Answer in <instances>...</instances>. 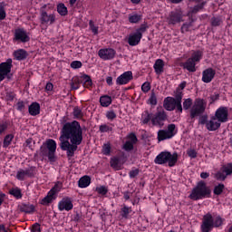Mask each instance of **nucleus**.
Masks as SVG:
<instances>
[{
    "label": "nucleus",
    "instance_id": "nucleus-54",
    "mask_svg": "<svg viewBox=\"0 0 232 232\" xmlns=\"http://www.w3.org/2000/svg\"><path fill=\"white\" fill-rule=\"evenodd\" d=\"M128 139H130L129 141L131 142L132 144H137V140H139L137 139V135H135V133L133 132L129 134Z\"/></svg>",
    "mask_w": 232,
    "mask_h": 232
},
{
    "label": "nucleus",
    "instance_id": "nucleus-45",
    "mask_svg": "<svg viewBox=\"0 0 232 232\" xmlns=\"http://www.w3.org/2000/svg\"><path fill=\"white\" fill-rule=\"evenodd\" d=\"M211 24L212 26H220L222 24V19L219 17H213L211 18Z\"/></svg>",
    "mask_w": 232,
    "mask_h": 232
},
{
    "label": "nucleus",
    "instance_id": "nucleus-53",
    "mask_svg": "<svg viewBox=\"0 0 232 232\" xmlns=\"http://www.w3.org/2000/svg\"><path fill=\"white\" fill-rule=\"evenodd\" d=\"M40 155H42V157H48V147L46 146H42L40 148Z\"/></svg>",
    "mask_w": 232,
    "mask_h": 232
},
{
    "label": "nucleus",
    "instance_id": "nucleus-2",
    "mask_svg": "<svg viewBox=\"0 0 232 232\" xmlns=\"http://www.w3.org/2000/svg\"><path fill=\"white\" fill-rule=\"evenodd\" d=\"M182 92L180 89H178L175 94V97H167L163 102V108L167 111H173V110H178L179 113H182Z\"/></svg>",
    "mask_w": 232,
    "mask_h": 232
},
{
    "label": "nucleus",
    "instance_id": "nucleus-21",
    "mask_svg": "<svg viewBox=\"0 0 232 232\" xmlns=\"http://www.w3.org/2000/svg\"><path fill=\"white\" fill-rule=\"evenodd\" d=\"M0 72L7 75L8 79H10L8 73L12 72V59L9 58L6 62L0 63Z\"/></svg>",
    "mask_w": 232,
    "mask_h": 232
},
{
    "label": "nucleus",
    "instance_id": "nucleus-1",
    "mask_svg": "<svg viewBox=\"0 0 232 232\" xmlns=\"http://www.w3.org/2000/svg\"><path fill=\"white\" fill-rule=\"evenodd\" d=\"M60 148L63 151H66L67 158L71 159L77 151V146L82 142V129L77 121L66 122L61 131Z\"/></svg>",
    "mask_w": 232,
    "mask_h": 232
},
{
    "label": "nucleus",
    "instance_id": "nucleus-12",
    "mask_svg": "<svg viewBox=\"0 0 232 232\" xmlns=\"http://www.w3.org/2000/svg\"><path fill=\"white\" fill-rule=\"evenodd\" d=\"M115 50H113L112 48H109V49H101L98 52V55L101 59H102L103 61H110L111 59H113L115 57Z\"/></svg>",
    "mask_w": 232,
    "mask_h": 232
},
{
    "label": "nucleus",
    "instance_id": "nucleus-33",
    "mask_svg": "<svg viewBox=\"0 0 232 232\" xmlns=\"http://www.w3.org/2000/svg\"><path fill=\"white\" fill-rule=\"evenodd\" d=\"M148 102L151 106H157V94H155V91H151Z\"/></svg>",
    "mask_w": 232,
    "mask_h": 232
},
{
    "label": "nucleus",
    "instance_id": "nucleus-57",
    "mask_svg": "<svg viewBox=\"0 0 232 232\" xmlns=\"http://www.w3.org/2000/svg\"><path fill=\"white\" fill-rule=\"evenodd\" d=\"M189 28H191V24H183L181 26L182 34H186V32H189Z\"/></svg>",
    "mask_w": 232,
    "mask_h": 232
},
{
    "label": "nucleus",
    "instance_id": "nucleus-19",
    "mask_svg": "<svg viewBox=\"0 0 232 232\" xmlns=\"http://www.w3.org/2000/svg\"><path fill=\"white\" fill-rule=\"evenodd\" d=\"M34 168H30L27 169H20L17 174H16V179L18 180H24L26 177H34Z\"/></svg>",
    "mask_w": 232,
    "mask_h": 232
},
{
    "label": "nucleus",
    "instance_id": "nucleus-39",
    "mask_svg": "<svg viewBox=\"0 0 232 232\" xmlns=\"http://www.w3.org/2000/svg\"><path fill=\"white\" fill-rule=\"evenodd\" d=\"M224 184H218L214 188V195H222V191H224Z\"/></svg>",
    "mask_w": 232,
    "mask_h": 232
},
{
    "label": "nucleus",
    "instance_id": "nucleus-59",
    "mask_svg": "<svg viewBox=\"0 0 232 232\" xmlns=\"http://www.w3.org/2000/svg\"><path fill=\"white\" fill-rule=\"evenodd\" d=\"M31 232H41V225L39 223H34L32 227Z\"/></svg>",
    "mask_w": 232,
    "mask_h": 232
},
{
    "label": "nucleus",
    "instance_id": "nucleus-3",
    "mask_svg": "<svg viewBox=\"0 0 232 232\" xmlns=\"http://www.w3.org/2000/svg\"><path fill=\"white\" fill-rule=\"evenodd\" d=\"M224 224V218L220 216H217L213 219L211 213H208L203 217L201 224V232H210L214 227H220Z\"/></svg>",
    "mask_w": 232,
    "mask_h": 232
},
{
    "label": "nucleus",
    "instance_id": "nucleus-58",
    "mask_svg": "<svg viewBox=\"0 0 232 232\" xmlns=\"http://www.w3.org/2000/svg\"><path fill=\"white\" fill-rule=\"evenodd\" d=\"M96 191H98L100 195H106V193H108V188H106V187H100L96 188Z\"/></svg>",
    "mask_w": 232,
    "mask_h": 232
},
{
    "label": "nucleus",
    "instance_id": "nucleus-26",
    "mask_svg": "<svg viewBox=\"0 0 232 232\" xmlns=\"http://www.w3.org/2000/svg\"><path fill=\"white\" fill-rule=\"evenodd\" d=\"M153 67L157 75H160L164 72V61L162 59L156 60Z\"/></svg>",
    "mask_w": 232,
    "mask_h": 232
},
{
    "label": "nucleus",
    "instance_id": "nucleus-62",
    "mask_svg": "<svg viewBox=\"0 0 232 232\" xmlns=\"http://www.w3.org/2000/svg\"><path fill=\"white\" fill-rule=\"evenodd\" d=\"M100 131L102 133H106V131H110V127L106 124L100 126Z\"/></svg>",
    "mask_w": 232,
    "mask_h": 232
},
{
    "label": "nucleus",
    "instance_id": "nucleus-32",
    "mask_svg": "<svg viewBox=\"0 0 232 232\" xmlns=\"http://www.w3.org/2000/svg\"><path fill=\"white\" fill-rule=\"evenodd\" d=\"M57 12L60 14V15H67L68 8L64 6V4H59L57 6Z\"/></svg>",
    "mask_w": 232,
    "mask_h": 232
},
{
    "label": "nucleus",
    "instance_id": "nucleus-16",
    "mask_svg": "<svg viewBox=\"0 0 232 232\" xmlns=\"http://www.w3.org/2000/svg\"><path fill=\"white\" fill-rule=\"evenodd\" d=\"M217 72L213 68H208L202 72V82L206 83L211 82L215 79Z\"/></svg>",
    "mask_w": 232,
    "mask_h": 232
},
{
    "label": "nucleus",
    "instance_id": "nucleus-56",
    "mask_svg": "<svg viewBox=\"0 0 232 232\" xmlns=\"http://www.w3.org/2000/svg\"><path fill=\"white\" fill-rule=\"evenodd\" d=\"M24 108H26L24 102H18L16 103V110H18V111H24Z\"/></svg>",
    "mask_w": 232,
    "mask_h": 232
},
{
    "label": "nucleus",
    "instance_id": "nucleus-10",
    "mask_svg": "<svg viewBox=\"0 0 232 232\" xmlns=\"http://www.w3.org/2000/svg\"><path fill=\"white\" fill-rule=\"evenodd\" d=\"M59 191H61V187H59V185H54V187L48 192L47 196L42 199L41 204L43 206H48V204L52 203L53 198H55L53 197L55 193H59Z\"/></svg>",
    "mask_w": 232,
    "mask_h": 232
},
{
    "label": "nucleus",
    "instance_id": "nucleus-42",
    "mask_svg": "<svg viewBox=\"0 0 232 232\" xmlns=\"http://www.w3.org/2000/svg\"><path fill=\"white\" fill-rule=\"evenodd\" d=\"M121 211H122L121 217H123V218H128V215H130V213H131V208L124 206L121 208Z\"/></svg>",
    "mask_w": 232,
    "mask_h": 232
},
{
    "label": "nucleus",
    "instance_id": "nucleus-44",
    "mask_svg": "<svg viewBox=\"0 0 232 232\" xmlns=\"http://www.w3.org/2000/svg\"><path fill=\"white\" fill-rule=\"evenodd\" d=\"M13 139H14L13 135L5 136V138L4 140V148H8V146H10Z\"/></svg>",
    "mask_w": 232,
    "mask_h": 232
},
{
    "label": "nucleus",
    "instance_id": "nucleus-24",
    "mask_svg": "<svg viewBox=\"0 0 232 232\" xmlns=\"http://www.w3.org/2000/svg\"><path fill=\"white\" fill-rule=\"evenodd\" d=\"M19 210L22 213H27L29 215H32V213H35V206L30 203L27 204H22L19 207Z\"/></svg>",
    "mask_w": 232,
    "mask_h": 232
},
{
    "label": "nucleus",
    "instance_id": "nucleus-60",
    "mask_svg": "<svg viewBox=\"0 0 232 232\" xmlns=\"http://www.w3.org/2000/svg\"><path fill=\"white\" fill-rule=\"evenodd\" d=\"M139 173H140L139 169H135L130 171L129 176L130 177V179H135V177H137Z\"/></svg>",
    "mask_w": 232,
    "mask_h": 232
},
{
    "label": "nucleus",
    "instance_id": "nucleus-29",
    "mask_svg": "<svg viewBox=\"0 0 232 232\" xmlns=\"http://www.w3.org/2000/svg\"><path fill=\"white\" fill-rule=\"evenodd\" d=\"M92 182V179L89 176L82 177L78 181L79 188H88Z\"/></svg>",
    "mask_w": 232,
    "mask_h": 232
},
{
    "label": "nucleus",
    "instance_id": "nucleus-51",
    "mask_svg": "<svg viewBox=\"0 0 232 232\" xmlns=\"http://www.w3.org/2000/svg\"><path fill=\"white\" fill-rule=\"evenodd\" d=\"M133 144L134 143H131V141H126L123 145V150H125V151H131V150H133Z\"/></svg>",
    "mask_w": 232,
    "mask_h": 232
},
{
    "label": "nucleus",
    "instance_id": "nucleus-30",
    "mask_svg": "<svg viewBox=\"0 0 232 232\" xmlns=\"http://www.w3.org/2000/svg\"><path fill=\"white\" fill-rule=\"evenodd\" d=\"M100 104L103 108H108L111 104V98L109 95H103L100 98Z\"/></svg>",
    "mask_w": 232,
    "mask_h": 232
},
{
    "label": "nucleus",
    "instance_id": "nucleus-52",
    "mask_svg": "<svg viewBox=\"0 0 232 232\" xmlns=\"http://www.w3.org/2000/svg\"><path fill=\"white\" fill-rule=\"evenodd\" d=\"M106 117L109 121H113V119H117V114L113 111H109L106 113Z\"/></svg>",
    "mask_w": 232,
    "mask_h": 232
},
{
    "label": "nucleus",
    "instance_id": "nucleus-63",
    "mask_svg": "<svg viewBox=\"0 0 232 232\" xmlns=\"http://www.w3.org/2000/svg\"><path fill=\"white\" fill-rule=\"evenodd\" d=\"M199 124H208V115H203L199 118Z\"/></svg>",
    "mask_w": 232,
    "mask_h": 232
},
{
    "label": "nucleus",
    "instance_id": "nucleus-48",
    "mask_svg": "<svg viewBox=\"0 0 232 232\" xmlns=\"http://www.w3.org/2000/svg\"><path fill=\"white\" fill-rule=\"evenodd\" d=\"M130 23H139L140 21V15L139 14H131L129 16Z\"/></svg>",
    "mask_w": 232,
    "mask_h": 232
},
{
    "label": "nucleus",
    "instance_id": "nucleus-25",
    "mask_svg": "<svg viewBox=\"0 0 232 232\" xmlns=\"http://www.w3.org/2000/svg\"><path fill=\"white\" fill-rule=\"evenodd\" d=\"M16 61H24L28 57V53L24 49H18L13 53Z\"/></svg>",
    "mask_w": 232,
    "mask_h": 232
},
{
    "label": "nucleus",
    "instance_id": "nucleus-38",
    "mask_svg": "<svg viewBox=\"0 0 232 232\" xmlns=\"http://www.w3.org/2000/svg\"><path fill=\"white\" fill-rule=\"evenodd\" d=\"M193 106V100L191 98L185 99L183 102L184 110H189Z\"/></svg>",
    "mask_w": 232,
    "mask_h": 232
},
{
    "label": "nucleus",
    "instance_id": "nucleus-7",
    "mask_svg": "<svg viewBox=\"0 0 232 232\" xmlns=\"http://www.w3.org/2000/svg\"><path fill=\"white\" fill-rule=\"evenodd\" d=\"M177 135V126L173 123L169 124L167 130H160L158 131V140L161 142V140H168L169 139H173Z\"/></svg>",
    "mask_w": 232,
    "mask_h": 232
},
{
    "label": "nucleus",
    "instance_id": "nucleus-61",
    "mask_svg": "<svg viewBox=\"0 0 232 232\" xmlns=\"http://www.w3.org/2000/svg\"><path fill=\"white\" fill-rule=\"evenodd\" d=\"M6 18V11H5V7H0V21H3Z\"/></svg>",
    "mask_w": 232,
    "mask_h": 232
},
{
    "label": "nucleus",
    "instance_id": "nucleus-36",
    "mask_svg": "<svg viewBox=\"0 0 232 232\" xmlns=\"http://www.w3.org/2000/svg\"><path fill=\"white\" fill-rule=\"evenodd\" d=\"M82 78H83V81H84L83 86L85 88H90L92 84V78L89 75H86V74H84L82 76Z\"/></svg>",
    "mask_w": 232,
    "mask_h": 232
},
{
    "label": "nucleus",
    "instance_id": "nucleus-46",
    "mask_svg": "<svg viewBox=\"0 0 232 232\" xmlns=\"http://www.w3.org/2000/svg\"><path fill=\"white\" fill-rule=\"evenodd\" d=\"M111 151V146H110V143H106L102 147V153L103 155H110Z\"/></svg>",
    "mask_w": 232,
    "mask_h": 232
},
{
    "label": "nucleus",
    "instance_id": "nucleus-28",
    "mask_svg": "<svg viewBox=\"0 0 232 232\" xmlns=\"http://www.w3.org/2000/svg\"><path fill=\"white\" fill-rule=\"evenodd\" d=\"M40 111H41V105H39L38 102H33L29 106L30 115H33L34 117L35 115H39Z\"/></svg>",
    "mask_w": 232,
    "mask_h": 232
},
{
    "label": "nucleus",
    "instance_id": "nucleus-40",
    "mask_svg": "<svg viewBox=\"0 0 232 232\" xmlns=\"http://www.w3.org/2000/svg\"><path fill=\"white\" fill-rule=\"evenodd\" d=\"M9 193L10 195H13V197H15V198H21V197H23L19 188H13L9 191Z\"/></svg>",
    "mask_w": 232,
    "mask_h": 232
},
{
    "label": "nucleus",
    "instance_id": "nucleus-31",
    "mask_svg": "<svg viewBox=\"0 0 232 232\" xmlns=\"http://www.w3.org/2000/svg\"><path fill=\"white\" fill-rule=\"evenodd\" d=\"M227 178V175L224 172V167L215 174V179H217V180H226Z\"/></svg>",
    "mask_w": 232,
    "mask_h": 232
},
{
    "label": "nucleus",
    "instance_id": "nucleus-18",
    "mask_svg": "<svg viewBox=\"0 0 232 232\" xmlns=\"http://www.w3.org/2000/svg\"><path fill=\"white\" fill-rule=\"evenodd\" d=\"M227 108L220 107L217 110L214 117H216V119L220 122H227Z\"/></svg>",
    "mask_w": 232,
    "mask_h": 232
},
{
    "label": "nucleus",
    "instance_id": "nucleus-14",
    "mask_svg": "<svg viewBox=\"0 0 232 232\" xmlns=\"http://www.w3.org/2000/svg\"><path fill=\"white\" fill-rule=\"evenodd\" d=\"M182 13L180 11H172L169 17L168 23L169 24H177V23H182Z\"/></svg>",
    "mask_w": 232,
    "mask_h": 232
},
{
    "label": "nucleus",
    "instance_id": "nucleus-4",
    "mask_svg": "<svg viewBox=\"0 0 232 232\" xmlns=\"http://www.w3.org/2000/svg\"><path fill=\"white\" fill-rule=\"evenodd\" d=\"M211 195V188L204 181H198L197 186L192 189L189 198L191 200H200Z\"/></svg>",
    "mask_w": 232,
    "mask_h": 232
},
{
    "label": "nucleus",
    "instance_id": "nucleus-27",
    "mask_svg": "<svg viewBox=\"0 0 232 232\" xmlns=\"http://www.w3.org/2000/svg\"><path fill=\"white\" fill-rule=\"evenodd\" d=\"M153 119V113H150V111H145L141 114L140 122L141 124H150Z\"/></svg>",
    "mask_w": 232,
    "mask_h": 232
},
{
    "label": "nucleus",
    "instance_id": "nucleus-35",
    "mask_svg": "<svg viewBox=\"0 0 232 232\" xmlns=\"http://www.w3.org/2000/svg\"><path fill=\"white\" fill-rule=\"evenodd\" d=\"M120 160L118 158H112L111 160V166L113 169H121Z\"/></svg>",
    "mask_w": 232,
    "mask_h": 232
},
{
    "label": "nucleus",
    "instance_id": "nucleus-50",
    "mask_svg": "<svg viewBox=\"0 0 232 232\" xmlns=\"http://www.w3.org/2000/svg\"><path fill=\"white\" fill-rule=\"evenodd\" d=\"M141 90L142 92H144V93H148V92L151 90V85L150 84V82H146L141 85Z\"/></svg>",
    "mask_w": 232,
    "mask_h": 232
},
{
    "label": "nucleus",
    "instance_id": "nucleus-20",
    "mask_svg": "<svg viewBox=\"0 0 232 232\" xmlns=\"http://www.w3.org/2000/svg\"><path fill=\"white\" fill-rule=\"evenodd\" d=\"M220 123L217 117L214 116L207 122V130L208 131H217L220 128Z\"/></svg>",
    "mask_w": 232,
    "mask_h": 232
},
{
    "label": "nucleus",
    "instance_id": "nucleus-49",
    "mask_svg": "<svg viewBox=\"0 0 232 232\" xmlns=\"http://www.w3.org/2000/svg\"><path fill=\"white\" fill-rule=\"evenodd\" d=\"M82 63L81 61H73L71 63V68H72L73 70H78V68H82Z\"/></svg>",
    "mask_w": 232,
    "mask_h": 232
},
{
    "label": "nucleus",
    "instance_id": "nucleus-23",
    "mask_svg": "<svg viewBox=\"0 0 232 232\" xmlns=\"http://www.w3.org/2000/svg\"><path fill=\"white\" fill-rule=\"evenodd\" d=\"M142 39V36L140 35V33H135L129 36L128 44L130 46H137L139 43H140V40Z\"/></svg>",
    "mask_w": 232,
    "mask_h": 232
},
{
    "label": "nucleus",
    "instance_id": "nucleus-5",
    "mask_svg": "<svg viewBox=\"0 0 232 232\" xmlns=\"http://www.w3.org/2000/svg\"><path fill=\"white\" fill-rule=\"evenodd\" d=\"M177 160H179V154L177 152H174L171 154V152L163 151L160 152L154 160L155 164H169V168H173L177 164Z\"/></svg>",
    "mask_w": 232,
    "mask_h": 232
},
{
    "label": "nucleus",
    "instance_id": "nucleus-9",
    "mask_svg": "<svg viewBox=\"0 0 232 232\" xmlns=\"http://www.w3.org/2000/svg\"><path fill=\"white\" fill-rule=\"evenodd\" d=\"M46 147L48 150V160L50 162H55V150H57V143L53 140H48L46 141Z\"/></svg>",
    "mask_w": 232,
    "mask_h": 232
},
{
    "label": "nucleus",
    "instance_id": "nucleus-13",
    "mask_svg": "<svg viewBox=\"0 0 232 232\" xmlns=\"http://www.w3.org/2000/svg\"><path fill=\"white\" fill-rule=\"evenodd\" d=\"M14 41H21V43H28L30 41V36H28V33L25 32L24 29H16L14 31Z\"/></svg>",
    "mask_w": 232,
    "mask_h": 232
},
{
    "label": "nucleus",
    "instance_id": "nucleus-6",
    "mask_svg": "<svg viewBox=\"0 0 232 232\" xmlns=\"http://www.w3.org/2000/svg\"><path fill=\"white\" fill-rule=\"evenodd\" d=\"M206 108H208V102L200 98L196 99L190 109L191 122L194 121L195 117H200L204 114Z\"/></svg>",
    "mask_w": 232,
    "mask_h": 232
},
{
    "label": "nucleus",
    "instance_id": "nucleus-37",
    "mask_svg": "<svg viewBox=\"0 0 232 232\" xmlns=\"http://www.w3.org/2000/svg\"><path fill=\"white\" fill-rule=\"evenodd\" d=\"M81 84V80L79 78H73L71 82L72 90H79V85Z\"/></svg>",
    "mask_w": 232,
    "mask_h": 232
},
{
    "label": "nucleus",
    "instance_id": "nucleus-17",
    "mask_svg": "<svg viewBox=\"0 0 232 232\" xmlns=\"http://www.w3.org/2000/svg\"><path fill=\"white\" fill-rule=\"evenodd\" d=\"M131 79H133V73L131 72V71H128L123 72L117 78L116 83L119 85L128 84V82H130Z\"/></svg>",
    "mask_w": 232,
    "mask_h": 232
},
{
    "label": "nucleus",
    "instance_id": "nucleus-64",
    "mask_svg": "<svg viewBox=\"0 0 232 232\" xmlns=\"http://www.w3.org/2000/svg\"><path fill=\"white\" fill-rule=\"evenodd\" d=\"M144 32H146V26H141L140 28L137 29L136 34H140L142 37V34H144Z\"/></svg>",
    "mask_w": 232,
    "mask_h": 232
},
{
    "label": "nucleus",
    "instance_id": "nucleus-15",
    "mask_svg": "<svg viewBox=\"0 0 232 232\" xmlns=\"http://www.w3.org/2000/svg\"><path fill=\"white\" fill-rule=\"evenodd\" d=\"M58 209L60 211H72L73 209V203L69 198H63L58 204Z\"/></svg>",
    "mask_w": 232,
    "mask_h": 232
},
{
    "label": "nucleus",
    "instance_id": "nucleus-55",
    "mask_svg": "<svg viewBox=\"0 0 232 232\" xmlns=\"http://www.w3.org/2000/svg\"><path fill=\"white\" fill-rule=\"evenodd\" d=\"M187 155L190 157V159H197V150L190 149L187 150Z\"/></svg>",
    "mask_w": 232,
    "mask_h": 232
},
{
    "label": "nucleus",
    "instance_id": "nucleus-47",
    "mask_svg": "<svg viewBox=\"0 0 232 232\" xmlns=\"http://www.w3.org/2000/svg\"><path fill=\"white\" fill-rule=\"evenodd\" d=\"M73 116L75 117V119L82 118V111H81L79 107H75L73 110Z\"/></svg>",
    "mask_w": 232,
    "mask_h": 232
},
{
    "label": "nucleus",
    "instance_id": "nucleus-22",
    "mask_svg": "<svg viewBox=\"0 0 232 232\" xmlns=\"http://www.w3.org/2000/svg\"><path fill=\"white\" fill-rule=\"evenodd\" d=\"M182 68H184V70H188V72H197V68L195 66H197V63H195V62H193V59L188 58L186 63H181Z\"/></svg>",
    "mask_w": 232,
    "mask_h": 232
},
{
    "label": "nucleus",
    "instance_id": "nucleus-8",
    "mask_svg": "<svg viewBox=\"0 0 232 232\" xmlns=\"http://www.w3.org/2000/svg\"><path fill=\"white\" fill-rule=\"evenodd\" d=\"M168 121V114L164 109L159 110L155 114H152L151 124L162 128L164 121Z\"/></svg>",
    "mask_w": 232,
    "mask_h": 232
},
{
    "label": "nucleus",
    "instance_id": "nucleus-11",
    "mask_svg": "<svg viewBox=\"0 0 232 232\" xmlns=\"http://www.w3.org/2000/svg\"><path fill=\"white\" fill-rule=\"evenodd\" d=\"M40 22L41 24H53V23H55V14H49L46 11L42 10L40 13Z\"/></svg>",
    "mask_w": 232,
    "mask_h": 232
},
{
    "label": "nucleus",
    "instance_id": "nucleus-41",
    "mask_svg": "<svg viewBox=\"0 0 232 232\" xmlns=\"http://www.w3.org/2000/svg\"><path fill=\"white\" fill-rule=\"evenodd\" d=\"M223 171L226 172L227 177H229V175H232V163H227V165H224Z\"/></svg>",
    "mask_w": 232,
    "mask_h": 232
},
{
    "label": "nucleus",
    "instance_id": "nucleus-43",
    "mask_svg": "<svg viewBox=\"0 0 232 232\" xmlns=\"http://www.w3.org/2000/svg\"><path fill=\"white\" fill-rule=\"evenodd\" d=\"M89 26L92 34H94V35H97V34H99V27L95 26V24L93 23V21L90 20Z\"/></svg>",
    "mask_w": 232,
    "mask_h": 232
},
{
    "label": "nucleus",
    "instance_id": "nucleus-34",
    "mask_svg": "<svg viewBox=\"0 0 232 232\" xmlns=\"http://www.w3.org/2000/svg\"><path fill=\"white\" fill-rule=\"evenodd\" d=\"M189 59H192L193 63H198L202 59V52H195Z\"/></svg>",
    "mask_w": 232,
    "mask_h": 232
}]
</instances>
